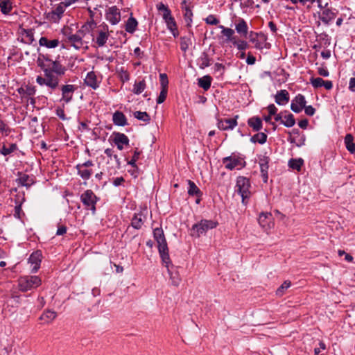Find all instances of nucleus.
Masks as SVG:
<instances>
[{"mask_svg": "<svg viewBox=\"0 0 355 355\" xmlns=\"http://www.w3.org/2000/svg\"><path fill=\"white\" fill-rule=\"evenodd\" d=\"M189 189H188V194L189 196H196L198 197L201 196L202 192L199 189V188L196 185V184L191 181L188 180Z\"/></svg>", "mask_w": 355, "mask_h": 355, "instance_id": "nucleus-34", "label": "nucleus"}, {"mask_svg": "<svg viewBox=\"0 0 355 355\" xmlns=\"http://www.w3.org/2000/svg\"><path fill=\"white\" fill-rule=\"evenodd\" d=\"M42 257V253L39 250L35 251L31 254L28 259V263L31 264L32 272H36L40 268Z\"/></svg>", "mask_w": 355, "mask_h": 355, "instance_id": "nucleus-14", "label": "nucleus"}, {"mask_svg": "<svg viewBox=\"0 0 355 355\" xmlns=\"http://www.w3.org/2000/svg\"><path fill=\"white\" fill-rule=\"evenodd\" d=\"M57 317V313L51 311L46 310L40 317V320H43L44 323L51 322Z\"/></svg>", "mask_w": 355, "mask_h": 355, "instance_id": "nucleus-26", "label": "nucleus"}, {"mask_svg": "<svg viewBox=\"0 0 355 355\" xmlns=\"http://www.w3.org/2000/svg\"><path fill=\"white\" fill-rule=\"evenodd\" d=\"M109 34L105 31H100L96 37V42L98 46H103L108 40Z\"/></svg>", "mask_w": 355, "mask_h": 355, "instance_id": "nucleus-37", "label": "nucleus"}, {"mask_svg": "<svg viewBox=\"0 0 355 355\" xmlns=\"http://www.w3.org/2000/svg\"><path fill=\"white\" fill-rule=\"evenodd\" d=\"M113 123L119 126H125L127 125V119L124 114L120 111H116L112 116Z\"/></svg>", "mask_w": 355, "mask_h": 355, "instance_id": "nucleus-22", "label": "nucleus"}, {"mask_svg": "<svg viewBox=\"0 0 355 355\" xmlns=\"http://www.w3.org/2000/svg\"><path fill=\"white\" fill-rule=\"evenodd\" d=\"M304 112H305L306 114H307L308 116H310L314 115V114L315 112V108H313L311 105H309V106L305 105V107H304Z\"/></svg>", "mask_w": 355, "mask_h": 355, "instance_id": "nucleus-60", "label": "nucleus"}, {"mask_svg": "<svg viewBox=\"0 0 355 355\" xmlns=\"http://www.w3.org/2000/svg\"><path fill=\"white\" fill-rule=\"evenodd\" d=\"M67 8L66 5L62 1L60 2L57 7L53 10L54 12L60 17H62L63 13L64 12L65 8Z\"/></svg>", "mask_w": 355, "mask_h": 355, "instance_id": "nucleus-54", "label": "nucleus"}, {"mask_svg": "<svg viewBox=\"0 0 355 355\" xmlns=\"http://www.w3.org/2000/svg\"><path fill=\"white\" fill-rule=\"evenodd\" d=\"M237 118L238 116H236L234 119H225L223 120H220L218 122V128L223 130H232L237 125Z\"/></svg>", "mask_w": 355, "mask_h": 355, "instance_id": "nucleus-16", "label": "nucleus"}, {"mask_svg": "<svg viewBox=\"0 0 355 355\" xmlns=\"http://www.w3.org/2000/svg\"><path fill=\"white\" fill-rule=\"evenodd\" d=\"M304 164V161L302 158L299 159H291L288 162V166L292 169L297 170L300 171L301 170L302 166Z\"/></svg>", "mask_w": 355, "mask_h": 355, "instance_id": "nucleus-40", "label": "nucleus"}, {"mask_svg": "<svg viewBox=\"0 0 355 355\" xmlns=\"http://www.w3.org/2000/svg\"><path fill=\"white\" fill-rule=\"evenodd\" d=\"M322 12L319 13V19L324 24H329V22L335 18L336 13L333 12V10L328 7V3L322 8Z\"/></svg>", "mask_w": 355, "mask_h": 355, "instance_id": "nucleus-13", "label": "nucleus"}, {"mask_svg": "<svg viewBox=\"0 0 355 355\" xmlns=\"http://www.w3.org/2000/svg\"><path fill=\"white\" fill-rule=\"evenodd\" d=\"M114 144L119 143L124 145H128L129 139L125 134L117 132L114 133Z\"/></svg>", "mask_w": 355, "mask_h": 355, "instance_id": "nucleus-38", "label": "nucleus"}, {"mask_svg": "<svg viewBox=\"0 0 355 355\" xmlns=\"http://www.w3.org/2000/svg\"><path fill=\"white\" fill-rule=\"evenodd\" d=\"M318 73L320 76H324V77H327L329 75V71L327 70V69L324 68V67H319L318 69Z\"/></svg>", "mask_w": 355, "mask_h": 355, "instance_id": "nucleus-62", "label": "nucleus"}, {"mask_svg": "<svg viewBox=\"0 0 355 355\" xmlns=\"http://www.w3.org/2000/svg\"><path fill=\"white\" fill-rule=\"evenodd\" d=\"M269 115L272 116L275 115L277 112V108L275 107L274 104H270L267 107Z\"/></svg>", "mask_w": 355, "mask_h": 355, "instance_id": "nucleus-61", "label": "nucleus"}, {"mask_svg": "<svg viewBox=\"0 0 355 355\" xmlns=\"http://www.w3.org/2000/svg\"><path fill=\"white\" fill-rule=\"evenodd\" d=\"M62 33L66 37V41L76 49H80L83 46V40L76 33L73 34L69 28H63Z\"/></svg>", "mask_w": 355, "mask_h": 355, "instance_id": "nucleus-8", "label": "nucleus"}, {"mask_svg": "<svg viewBox=\"0 0 355 355\" xmlns=\"http://www.w3.org/2000/svg\"><path fill=\"white\" fill-rule=\"evenodd\" d=\"M36 89L34 86L26 85L25 87V93L26 96H33L35 94Z\"/></svg>", "mask_w": 355, "mask_h": 355, "instance_id": "nucleus-59", "label": "nucleus"}, {"mask_svg": "<svg viewBox=\"0 0 355 355\" xmlns=\"http://www.w3.org/2000/svg\"><path fill=\"white\" fill-rule=\"evenodd\" d=\"M141 152L139 151L137 148L134 152V155L132 157V159L130 161H128V164L131 165L133 168H135L137 169V166L136 164V162L139 159V156L141 155Z\"/></svg>", "mask_w": 355, "mask_h": 355, "instance_id": "nucleus-49", "label": "nucleus"}, {"mask_svg": "<svg viewBox=\"0 0 355 355\" xmlns=\"http://www.w3.org/2000/svg\"><path fill=\"white\" fill-rule=\"evenodd\" d=\"M236 31L245 36L248 34V27L243 19H239L238 24H236Z\"/></svg>", "mask_w": 355, "mask_h": 355, "instance_id": "nucleus-31", "label": "nucleus"}, {"mask_svg": "<svg viewBox=\"0 0 355 355\" xmlns=\"http://www.w3.org/2000/svg\"><path fill=\"white\" fill-rule=\"evenodd\" d=\"M85 83L94 89H96L99 87V83L97 80L95 72L90 71L87 74Z\"/></svg>", "mask_w": 355, "mask_h": 355, "instance_id": "nucleus-21", "label": "nucleus"}, {"mask_svg": "<svg viewBox=\"0 0 355 355\" xmlns=\"http://www.w3.org/2000/svg\"><path fill=\"white\" fill-rule=\"evenodd\" d=\"M267 135L264 132H259L253 135L250 138V141L252 143H259L263 144L267 141Z\"/></svg>", "mask_w": 355, "mask_h": 355, "instance_id": "nucleus-36", "label": "nucleus"}, {"mask_svg": "<svg viewBox=\"0 0 355 355\" xmlns=\"http://www.w3.org/2000/svg\"><path fill=\"white\" fill-rule=\"evenodd\" d=\"M236 191L241 195L242 198V202L245 205L247 204L248 200L251 196L250 191V180L247 178L239 176L236 180Z\"/></svg>", "mask_w": 355, "mask_h": 355, "instance_id": "nucleus-4", "label": "nucleus"}, {"mask_svg": "<svg viewBox=\"0 0 355 355\" xmlns=\"http://www.w3.org/2000/svg\"><path fill=\"white\" fill-rule=\"evenodd\" d=\"M146 217L142 211L135 214L131 221L132 227L137 230L141 229L146 220Z\"/></svg>", "mask_w": 355, "mask_h": 355, "instance_id": "nucleus-18", "label": "nucleus"}, {"mask_svg": "<svg viewBox=\"0 0 355 355\" xmlns=\"http://www.w3.org/2000/svg\"><path fill=\"white\" fill-rule=\"evenodd\" d=\"M223 163L226 168L233 170L235 168L238 169L242 168L245 166V162L241 157L232 154L229 157L223 159Z\"/></svg>", "mask_w": 355, "mask_h": 355, "instance_id": "nucleus-7", "label": "nucleus"}, {"mask_svg": "<svg viewBox=\"0 0 355 355\" xmlns=\"http://www.w3.org/2000/svg\"><path fill=\"white\" fill-rule=\"evenodd\" d=\"M205 22L210 25H217L219 23V20L214 15H209L205 19Z\"/></svg>", "mask_w": 355, "mask_h": 355, "instance_id": "nucleus-58", "label": "nucleus"}, {"mask_svg": "<svg viewBox=\"0 0 355 355\" xmlns=\"http://www.w3.org/2000/svg\"><path fill=\"white\" fill-rule=\"evenodd\" d=\"M345 144L349 153H355V143H354V137L351 134H347L345 137Z\"/></svg>", "mask_w": 355, "mask_h": 355, "instance_id": "nucleus-29", "label": "nucleus"}, {"mask_svg": "<svg viewBox=\"0 0 355 355\" xmlns=\"http://www.w3.org/2000/svg\"><path fill=\"white\" fill-rule=\"evenodd\" d=\"M98 198L91 189L85 191L80 196V200L86 209L91 210L92 214L96 213V205Z\"/></svg>", "mask_w": 355, "mask_h": 355, "instance_id": "nucleus-6", "label": "nucleus"}, {"mask_svg": "<svg viewBox=\"0 0 355 355\" xmlns=\"http://www.w3.org/2000/svg\"><path fill=\"white\" fill-rule=\"evenodd\" d=\"M168 94L167 89H161L159 96L157 98V103L161 104L162 103L166 98Z\"/></svg>", "mask_w": 355, "mask_h": 355, "instance_id": "nucleus-57", "label": "nucleus"}, {"mask_svg": "<svg viewBox=\"0 0 355 355\" xmlns=\"http://www.w3.org/2000/svg\"><path fill=\"white\" fill-rule=\"evenodd\" d=\"M137 25V19L131 16L125 23V29L128 33H133L136 31Z\"/></svg>", "mask_w": 355, "mask_h": 355, "instance_id": "nucleus-27", "label": "nucleus"}, {"mask_svg": "<svg viewBox=\"0 0 355 355\" xmlns=\"http://www.w3.org/2000/svg\"><path fill=\"white\" fill-rule=\"evenodd\" d=\"M181 8L184 12V18L187 26H190L192 22L193 12L189 5L187 4L186 0H183L181 3Z\"/></svg>", "mask_w": 355, "mask_h": 355, "instance_id": "nucleus-17", "label": "nucleus"}, {"mask_svg": "<svg viewBox=\"0 0 355 355\" xmlns=\"http://www.w3.org/2000/svg\"><path fill=\"white\" fill-rule=\"evenodd\" d=\"M306 101L302 94H299L292 101L291 109L295 113H300L305 107Z\"/></svg>", "mask_w": 355, "mask_h": 355, "instance_id": "nucleus-12", "label": "nucleus"}, {"mask_svg": "<svg viewBox=\"0 0 355 355\" xmlns=\"http://www.w3.org/2000/svg\"><path fill=\"white\" fill-rule=\"evenodd\" d=\"M248 125L252 128L254 131L258 132L262 128V121L259 116H253L248 120Z\"/></svg>", "mask_w": 355, "mask_h": 355, "instance_id": "nucleus-24", "label": "nucleus"}, {"mask_svg": "<svg viewBox=\"0 0 355 355\" xmlns=\"http://www.w3.org/2000/svg\"><path fill=\"white\" fill-rule=\"evenodd\" d=\"M211 80L212 78L211 76H205L198 79V85L204 90L207 91L211 87Z\"/></svg>", "mask_w": 355, "mask_h": 355, "instance_id": "nucleus-30", "label": "nucleus"}, {"mask_svg": "<svg viewBox=\"0 0 355 355\" xmlns=\"http://www.w3.org/2000/svg\"><path fill=\"white\" fill-rule=\"evenodd\" d=\"M46 19L50 21L56 23L61 19V17L53 10L51 12L46 13Z\"/></svg>", "mask_w": 355, "mask_h": 355, "instance_id": "nucleus-50", "label": "nucleus"}, {"mask_svg": "<svg viewBox=\"0 0 355 355\" xmlns=\"http://www.w3.org/2000/svg\"><path fill=\"white\" fill-rule=\"evenodd\" d=\"M219 28L222 29L221 33L223 34V35L226 37L227 42L230 41L233 43V41L235 40V38L233 37L234 31L230 28H226L223 25H220Z\"/></svg>", "mask_w": 355, "mask_h": 355, "instance_id": "nucleus-32", "label": "nucleus"}, {"mask_svg": "<svg viewBox=\"0 0 355 355\" xmlns=\"http://www.w3.org/2000/svg\"><path fill=\"white\" fill-rule=\"evenodd\" d=\"M275 103L279 105H284L289 101V94L286 89H282L277 92L275 96Z\"/></svg>", "mask_w": 355, "mask_h": 355, "instance_id": "nucleus-20", "label": "nucleus"}, {"mask_svg": "<svg viewBox=\"0 0 355 355\" xmlns=\"http://www.w3.org/2000/svg\"><path fill=\"white\" fill-rule=\"evenodd\" d=\"M159 81L161 85V89L168 90V80L166 73L159 74Z\"/></svg>", "mask_w": 355, "mask_h": 355, "instance_id": "nucleus-51", "label": "nucleus"}, {"mask_svg": "<svg viewBox=\"0 0 355 355\" xmlns=\"http://www.w3.org/2000/svg\"><path fill=\"white\" fill-rule=\"evenodd\" d=\"M42 280L38 276H24L19 279V290L26 292L41 285Z\"/></svg>", "mask_w": 355, "mask_h": 355, "instance_id": "nucleus-5", "label": "nucleus"}, {"mask_svg": "<svg viewBox=\"0 0 355 355\" xmlns=\"http://www.w3.org/2000/svg\"><path fill=\"white\" fill-rule=\"evenodd\" d=\"M310 81L313 87L319 88L323 86L324 80L322 78H312Z\"/></svg>", "mask_w": 355, "mask_h": 355, "instance_id": "nucleus-53", "label": "nucleus"}, {"mask_svg": "<svg viewBox=\"0 0 355 355\" xmlns=\"http://www.w3.org/2000/svg\"><path fill=\"white\" fill-rule=\"evenodd\" d=\"M17 150V145L16 144H11L8 148L3 145L0 150V153L4 156H7Z\"/></svg>", "mask_w": 355, "mask_h": 355, "instance_id": "nucleus-44", "label": "nucleus"}, {"mask_svg": "<svg viewBox=\"0 0 355 355\" xmlns=\"http://www.w3.org/2000/svg\"><path fill=\"white\" fill-rule=\"evenodd\" d=\"M163 264L167 268L172 284L175 286H178L182 279L179 272L176 270L177 268L171 263L170 259L168 263H163Z\"/></svg>", "mask_w": 355, "mask_h": 355, "instance_id": "nucleus-9", "label": "nucleus"}, {"mask_svg": "<svg viewBox=\"0 0 355 355\" xmlns=\"http://www.w3.org/2000/svg\"><path fill=\"white\" fill-rule=\"evenodd\" d=\"M282 123L287 127H293L295 124V119L293 114L289 113L287 115L284 116V121H282Z\"/></svg>", "mask_w": 355, "mask_h": 355, "instance_id": "nucleus-42", "label": "nucleus"}, {"mask_svg": "<svg viewBox=\"0 0 355 355\" xmlns=\"http://www.w3.org/2000/svg\"><path fill=\"white\" fill-rule=\"evenodd\" d=\"M269 158L268 157H263L259 159V166L261 173V176L264 182L268 181V169Z\"/></svg>", "mask_w": 355, "mask_h": 355, "instance_id": "nucleus-19", "label": "nucleus"}, {"mask_svg": "<svg viewBox=\"0 0 355 355\" xmlns=\"http://www.w3.org/2000/svg\"><path fill=\"white\" fill-rule=\"evenodd\" d=\"M26 36L28 38V40L32 42L33 41V32L32 29H24L23 31Z\"/></svg>", "mask_w": 355, "mask_h": 355, "instance_id": "nucleus-63", "label": "nucleus"}, {"mask_svg": "<svg viewBox=\"0 0 355 355\" xmlns=\"http://www.w3.org/2000/svg\"><path fill=\"white\" fill-rule=\"evenodd\" d=\"M11 132L10 127L2 120H0V133L4 136H8Z\"/></svg>", "mask_w": 355, "mask_h": 355, "instance_id": "nucleus-52", "label": "nucleus"}, {"mask_svg": "<svg viewBox=\"0 0 355 355\" xmlns=\"http://www.w3.org/2000/svg\"><path fill=\"white\" fill-rule=\"evenodd\" d=\"M60 89L62 92L61 100L64 101L66 103L71 101L73 93L76 89V87L73 85H63L61 86Z\"/></svg>", "mask_w": 355, "mask_h": 355, "instance_id": "nucleus-11", "label": "nucleus"}, {"mask_svg": "<svg viewBox=\"0 0 355 355\" xmlns=\"http://www.w3.org/2000/svg\"><path fill=\"white\" fill-rule=\"evenodd\" d=\"M60 44L58 39L49 40L46 37H42L39 40V44L45 46L48 49H53L57 47Z\"/></svg>", "mask_w": 355, "mask_h": 355, "instance_id": "nucleus-23", "label": "nucleus"}, {"mask_svg": "<svg viewBox=\"0 0 355 355\" xmlns=\"http://www.w3.org/2000/svg\"><path fill=\"white\" fill-rule=\"evenodd\" d=\"M133 116L139 121L148 123L150 117L146 112L136 111L133 113Z\"/></svg>", "mask_w": 355, "mask_h": 355, "instance_id": "nucleus-43", "label": "nucleus"}, {"mask_svg": "<svg viewBox=\"0 0 355 355\" xmlns=\"http://www.w3.org/2000/svg\"><path fill=\"white\" fill-rule=\"evenodd\" d=\"M95 26L96 24L94 21L87 22L82 26L80 29H79L76 33L78 35H80V38L83 40L86 34L89 33Z\"/></svg>", "mask_w": 355, "mask_h": 355, "instance_id": "nucleus-25", "label": "nucleus"}, {"mask_svg": "<svg viewBox=\"0 0 355 355\" xmlns=\"http://www.w3.org/2000/svg\"><path fill=\"white\" fill-rule=\"evenodd\" d=\"M17 181L19 185L26 187H31L34 182L33 180L26 174H20Z\"/></svg>", "mask_w": 355, "mask_h": 355, "instance_id": "nucleus-28", "label": "nucleus"}, {"mask_svg": "<svg viewBox=\"0 0 355 355\" xmlns=\"http://www.w3.org/2000/svg\"><path fill=\"white\" fill-rule=\"evenodd\" d=\"M146 87V81L144 79L139 82H135L133 86L132 92L135 94H140L144 92Z\"/></svg>", "mask_w": 355, "mask_h": 355, "instance_id": "nucleus-41", "label": "nucleus"}, {"mask_svg": "<svg viewBox=\"0 0 355 355\" xmlns=\"http://www.w3.org/2000/svg\"><path fill=\"white\" fill-rule=\"evenodd\" d=\"M106 19L113 25L117 24L121 20V12L116 6L110 7L106 13Z\"/></svg>", "mask_w": 355, "mask_h": 355, "instance_id": "nucleus-15", "label": "nucleus"}, {"mask_svg": "<svg viewBox=\"0 0 355 355\" xmlns=\"http://www.w3.org/2000/svg\"><path fill=\"white\" fill-rule=\"evenodd\" d=\"M78 170V174L84 180H88L90 178L92 171L89 169H83L81 166H76Z\"/></svg>", "mask_w": 355, "mask_h": 355, "instance_id": "nucleus-45", "label": "nucleus"}, {"mask_svg": "<svg viewBox=\"0 0 355 355\" xmlns=\"http://www.w3.org/2000/svg\"><path fill=\"white\" fill-rule=\"evenodd\" d=\"M191 44V42L189 38L186 37H180V49L182 51L186 52Z\"/></svg>", "mask_w": 355, "mask_h": 355, "instance_id": "nucleus-47", "label": "nucleus"}, {"mask_svg": "<svg viewBox=\"0 0 355 355\" xmlns=\"http://www.w3.org/2000/svg\"><path fill=\"white\" fill-rule=\"evenodd\" d=\"M153 236L157 243L158 250L162 263H168L169 261L168 248L163 230L158 227L155 228L153 230Z\"/></svg>", "mask_w": 355, "mask_h": 355, "instance_id": "nucleus-2", "label": "nucleus"}, {"mask_svg": "<svg viewBox=\"0 0 355 355\" xmlns=\"http://www.w3.org/2000/svg\"><path fill=\"white\" fill-rule=\"evenodd\" d=\"M349 89L352 92H355V78L349 79Z\"/></svg>", "mask_w": 355, "mask_h": 355, "instance_id": "nucleus-64", "label": "nucleus"}, {"mask_svg": "<svg viewBox=\"0 0 355 355\" xmlns=\"http://www.w3.org/2000/svg\"><path fill=\"white\" fill-rule=\"evenodd\" d=\"M12 9L10 0H0V10L4 15H8Z\"/></svg>", "mask_w": 355, "mask_h": 355, "instance_id": "nucleus-33", "label": "nucleus"}, {"mask_svg": "<svg viewBox=\"0 0 355 355\" xmlns=\"http://www.w3.org/2000/svg\"><path fill=\"white\" fill-rule=\"evenodd\" d=\"M36 63L43 71L44 77L38 76L36 83L40 86L46 85L51 90L59 86L60 78L65 74L67 68L60 61L53 60L43 54H40Z\"/></svg>", "mask_w": 355, "mask_h": 355, "instance_id": "nucleus-1", "label": "nucleus"}, {"mask_svg": "<svg viewBox=\"0 0 355 355\" xmlns=\"http://www.w3.org/2000/svg\"><path fill=\"white\" fill-rule=\"evenodd\" d=\"M200 60V68L203 69L211 64V59L209 57V55L206 52H203L199 58Z\"/></svg>", "mask_w": 355, "mask_h": 355, "instance_id": "nucleus-39", "label": "nucleus"}, {"mask_svg": "<svg viewBox=\"0 0 355 355\" xmlns=\"http://www.w3.org/2000/svg\"><path fill=\"white\" fill-rule=\"evenodd\" d=\"M272 220V216L270 213L262 212L259 214L258 221L259 225L262 227V228L265 231H268L270 230L273 226V223Z\"/></svg>", "mask_w": 355, "mask_h": 355, "instance_id": "nucleus-10", "label": "nucleus"}, {"mask_svg": "<svg viewBox=\"0 0 355 355\" xmlns=\"http://www.w3.org/2000/svg\"><path fill=\"white\" fill-rule=\"evenodd\" d=\"M291 285L290 281H285L276 291V295L278 296H282L284 294L285 290L288 288Z\"/></svg>", "mask_w": 355, "mask_h": 355, "instance_id": "nucleus-48", "label": "nucleus"}, {"mask_svg": "<svg viewBox=\"0 0 355 355\" xmlns=\"http://www.w3.org/2000/svg\"><path fill=\"white\" fill-rule=\"evenodd\" d=\"M164 20L166 24L167 28L170 31H174V29H177V24H176L175 20L174 17L172 16V15Z\"/></svg>", "mask_w": 355, "mask_h": 355, "instance_id": "nucleus-46", "label": "nucleus"}, {"mask_svg": "<svg viewBox=\"0 0 355 355\" xmlns=\"http://www.w3.org/2000/svg\"><path fill=\"white\" fill-rule=\"evenodd\" d=\"M156 8L157 10L162 14V17L164 19L168 18L171 15V11L168 8L167 6L164 4L162 2H159L156 5Z\"/></svg>", "mask_w": 355, "mask_h": 355, "instance_id": "nucleus-35", "label": "nucleus"}, {"mask_svg": "<svg viewBox=\"0 0 355 355\" xmlns=\"http://www.w3.org/2000/svg\"><path fill=\"white\" fill-rule=\"evenodd\" d=\"M225 70V67L220 63H216L214 65V71L218 73L219 76H223Z\"/></svg>", "mask_w": 355, "mask_h": 355, "instance_id": "nucleus-56", "label": "nucleus"}, {"mask_svg": "<svg viewBox=\"0 0 355 355\" xmlns=\"http://www.w3.org/2000/svg\"><path fill=\"white\" fill-rule=\"evenodd\" d=\"M218 223L213 220H201L199 223L194 224L191 229L190 235L191 236L200 237L202 234L207 232L209 230L216 228Z\"/></svg>", "mask_w": 355, "mask_h": 355, "instance_id": "nucleus-3", "label": "nucleus"}, {"mask_svg": "<svg viewBox=\"0 0 355 355\" xmlns=\"http://www.w3.org/2000/svg\"><path fill=\"white\" fill-rule=\"evenodd\" d=\"M233 44L236 45L237 49L241 51L245 50L248 46V43L243 40L236 41L235 40L233 41Z\"/></svg>", "mask_w": 355, "mask_h": 355, "instance_id": "nucleus-55", "label": "nucleus"}]
</instances>
